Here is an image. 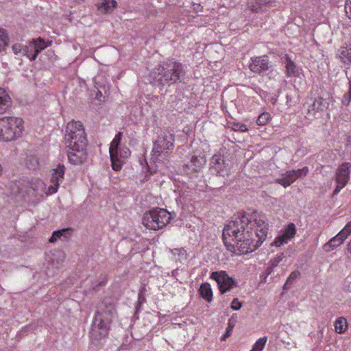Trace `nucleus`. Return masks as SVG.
I'll return each instance as SVG.
<instances>
[{
    "instance_id": "37",
    "label": "nucleus",
    "mask_w": 351,
    "mask_h": 351,
    "mask_svg": "<svg viewBox=\"0 0 351 351\" xmlns=\"http://www.w3.org/2000/svg\"><path fill=\"white\" fill-rule=\"evenodd\" d=\"M68 230L69 229H62L61 230L55 231L53 233L51 237L49 239V242H55L58 239V238H60L63 235V234L67 232Z\"/></svg>"
},
{
    "instance_id": "25",
    "label": "nucleus",
    "mask_w": 351,
    "mask_h": 351,
    "mask_svg": "<svg viewBox=\"0 0 351 351\" xmlns=\"http://www.w3.org/2000/svg\"><path fill=\"white\" fill-rule=\"evenodd\" d=\"M335 332L339 334L344 333L348 328L347 319L343 317H340L335 321L334 324Z\"/></svg>"
},
{
    "instance_id": "3",
    "label": "nucleus",
    "mask_w": 351,
    "mask_h": 351,
    "mask_svg": "<svg viewBox=\"0 0 351 351\" xmlns=\"http://www.w3.org/2000/svg\"><path fill=\"white\" fill-rule=\"evenodd\" d=\"M65 167L63 165H58L56 169L52 170L51 177V184L46 189L45 183L40 179L32 180L30 183L29 189L27 190L28 195L34 196L35 200L39 201L43 197V194L40 191L44 193L47 196L56 193L58 190L60 184L62 182Z\"/></svg>"
},
{
    "instance_id": "33",
    "label": "nucleus",
    "mask_w": 351,
    "mask_h": 351,
    "mask_svg": "<svg viewBox=\"0 0 351 351\" xmlns=\"http://www.w3.org/2000/svg\"><path fill=\"white\" fill-rule=\"evenodd\" d=\"M25 47V45L21 43H15L12 45V50L16 56H24Z\"/></svg>"
},
{
    "instance_id": "23",
    "label": "nucleus",
    "mask_w": 351,
    "mask_h": 351,
    "mask_svg": "<svg viewBox=\"0 0 351 351\" xmlns=\"http://www.w3.org/2000/svg\"><path fill=\"white\" fill-rule=\"evenodd\" d=\"M237 322V315L233 314L228 319V327L226 328L225 333L221 337V341H225L232 332L233 328Z\"/></svg>"
},
{
    "instance_id": "4",
    "label": "nucleus",
    "mask_w": 351,
    "mask_h": 351,
    "mask_svg": "<svg viewBox=\"0 0 351 351\" xmlns=\"http://www.w3.org/2000/svg\"><path fill=\"white\" fill-rule=\"evenodd\" d=\"M24 121L17 117L0 118V141H14L22 136Z\"/></svg>"
},
{
    "instance_id": "21",
    "label": "nucleus",
    "mask_w": 351,
    "mask_h": 351,
    "mask_svg": "<svg viewBox=\"0 0 351 351\" xmlns=\"http://www.w3.org/2000/svg\"><path fill=\"white\" fill-rule=\"evenodd\" d=\"M198 291L200 296L206 302H210L213 300V290L208 282L202 283Z\"/></svg>"
},
{
    "instance_id": "27",
    "label": "nucleus",
    "mask_w": 351,
    "mask_h": 351,
    "mask_svg": "<svg viewBox=\"0 0 351 351\" xmlns=\"http://www.w3.org/2000/svg\"><path fill=\"white\" fill-rule=\"evenodd\" d=\"M24 56H27L31 61L35 60L38 56L34 47V43H32L31 41L25 47Z\"/></svg>"
},
{
    "instance_id": "43",
    "label": "nucleus",
    "mask_w": 351,
    "mask_h": 351,
    "mask_svg": "<svg viewBox=\"0 0 351 351\" xmlns=\"http://www.w3.org/2000/svg\"><path fill=\"white\" fill-rule=\"evenodd\" d=\"M349 90H348V92L347 93L350 97H351V81L350 80L349 82Z\"/></svg>"
},
{
    "instance_id": "14",
    "label": "nucleus",
    "mask_w": 351,
    "mask_h": 351,
    "mask_svg": "<svg viewBox=\"0 0 351 351\" xmlns=\"http://www.w3.org/2000/svg\"><path fill=\"white\" fill-rule=\"evenodd\" d=\"M310 103H307V114L309 117H315L317 112L324 111L328 106V103L322 97L310 99Z\"/></svg>"
},
{
    "instance_id": "11",
    "label": "nucleus",
    "mask_w": 351,
    "mask_h": 351,
    "mask_svg": "<svg viewBox=\"0 0 351 351\" xmlns=\"http://www.w3.org/2000/svg\"><path fill=\"white\" fill-rule=\"evenodd\" d=\"M210 278L217 282L221 294L230 291L237 285V282L232 277H230L226 271L223 270L212 272Z\"/></svg>"
},
{
    "instance_id": "1",
    "label": "nucleus",
    "mask_w": 351,
    "mask_h": 351,
    "mask_svg": "<svg viewBox=\"0 0 351 351\" xmlns=\"http://www.w3.org/2000/svg\"><path fill=\"white\" fill-rule=\"evenodd\" d=\"M268 233L267 219L256 212L235 216L223 230V240L228 250L246 254L258 249Z\"/></svg>"
},
{
    "instance_id": "28",
    "label": "nucleus",
    "mask_w": 351,
    "mask_h": 351,
    "mask_svg": "<svg viewBox=\"0 0 351 351\" xmlns=\"http://www.w3.org/2000/svg\"><path fill=\"white\" fill-rule=\"evenodd\" d=\"M228 127L231 128L233 131L245 132L248 131V128L247 125L240 123V122H229Z\"/></svg>"
},
{
    "instance_id": "12",
    "label": "nucleus",
    "mask_w": 351,
    "mask_h": 351,
    "mask_svg": "<svg viewBox=\"0 0 351 351\" xmlns=\"http://www.w3.org/2000/svg\"><path fill=\"white\" fill-rule=\"evenodd\" d=\"M270 62L269 57L266 55L254 56L250 59L249 64L250 70L256 74H261L269 70Z\"/></svg>"
},
{
    "instance_id": "19",
    "label": "nucleus",
    "mask_w": 351,
    "mask_h": 351,
    "mask_svg": "<svg viewBox=\"0 0 351 351\" xmlns=\"http://www.w3.org/2000/svg\"><path fill=\"white\" fill-rule=\"evenodd\" d=\"M285 73L288 77H298L300 73L296 64L288 55L285 56Z\"/></svg>"
},
{
    "instance_id": "45",
    "label": "nucleus",
    "mask_w": 351,
    "mask_h": 351,
    "mask_svg": "<svg viewBox=\"0 0 351 351\" xmlns=\"http://www.w3.org/2000/svg\"><path fill=\"white\" fill-rule=\"evenodd\" d=\"M350 80L351 81V79Z\"/></svg>"
},
{
    "instance_id": "36",
    "label": "nucleus",
    "mask_w": 351,
    "mask_h": 351,
    "mask_svg": "<svg viewBox=\"0 0 351 351\" xmlns=\"http://www.w3.org/2000/svg\"><path fill=\"white\" fill-rule=\"evenodd\" d=\"M308 171L309 170L308 167H304L302 169L293 170V171H295V180H297L298 178L305 177L308 174Z\"/></svg>"
},
{
    "instance_id": "34",
    "label": "nucleus",
    "mask_w": 351,
    "mask_h": 351,
    "mask_svg": "<svg viewBox=\"0 0 351 351\" xmlns=\"http://www.w3.org/2000/svg\"><path fill=\"white\" fill-rule=\"evenodd\" d=\"M338 234L346 240L351 234V221L348 222Z\"/></svg>"
},
{
    "instance_id": "29",
    "label": "nucleus",
    "mask_w": 351,
    "mask_h": 351,
    "mask_svg": "<svg viewBox=\"0 0 351 351\" xmlns=\"http://www.w3.org/2000/svg\"><path fill=\"white\" fill-rule=\"evenodd\" d=\"M271 120V114L267 112H264L258 117L256 124L259 126H264L266 125Z\"/></svg>"
},
{
    "instance_id": "20",
    "label": "nucleus",
    "mask_w": 351,
    "mask_h": 351,
    "mask_svg": "<svg viewBox=\"0 0 351 351\" xmlns=\"http://www.w3.org/2000/svg\"><path fill=\"white\" fill-rule=\"evenodd\" d=\"M345 240L339 234L331 238L323 245V250L329 252L339 247Z\"/></svg>"
},
{
    "instance_id": "13",
    "label": "nucleus",
    "mask_w": 351,
    "mask_h": 351,
    "mask_svg": "<svg viewBox=\"0 0 351 351\" xmlns=\"http://www.w3.org/2000/svg\"><path fill=\"white\" fill-rule=\"evenodd\" d=\"M297 232L295 225L293 223H289L285 228L282 234L277 237L273 243L272 246L281 247L288 243L294 238Z\"/></svg>"
},
{
    "instance_id": "18",
    "label": "nucleus",
    "mask_w": 351,
    "mask_h": 351,
    "mask_svg": "<svg viewBox=\"0 0 351 351\" xmlns=\"http://www.w3.org/2000/svg\"><path fill=\"white\" fill-rule=\"evenodd\" d=\"M12 106V99L7 92L0 88V114L6 112Z\"/></svg>"
},
{
    "instance_id": "32",
    "label": "nucleus",
    "mask_w": 351,
    "mask_h": 351,
    "mask_svg": "<svg viewBox=\"0 0 351 351\" xmlns=\"http://www.w3.org/2000/svg\"><path fill=\"white\" fill-rule=\"evenodd\" d=\"M267 341V337L259 338L254 344L252 349L250 351H262L265 348Z\"/></svg>"
},
{
    "instance_id": "15",
    "label": "nucleus",
    "mask_w": 351,
    "mask_h": 351,
    "mask_svg": "<svg viewBox=\"0 0 351 351\" xmlns=\"http://www.w3.org/2000/svg\"><path fill=\"white\" fill-rule=\"evenodd\" d=\"M211 168L217 174L224 176L228 173V165L225 162L223 158L220 154H215L211 159Z\"/></svg>"
},
{
    "instance_id": "9",
    "label": "nucleus",
    "mask_w": 351,
    "mask_h": 351,
    "mask_svg": "<svg viewBox=\"0 0 351 351\" xmlns=\"http://www.w3.org/2000/svg\"><path fill=\"white\" fill-rule=\"evenodd\" d=\"M114 313V308L113 306L107 307L106 310L96 313L93 319V325L95 328L99 330V339L106 338L108 335Z\"/></svg>"
},
{
    "instance_id": "17",
    "label": "nucleus",
    "mask_w": 351,
    "mask_h": 351,
    "mask_svg": "<svg viewBox=\"0 0 351 351\" xmlns=\"http://www.w3.org/2000/svg\"><path fill=\"white\" fill-rule=\"evenodd\" d=\"M295 174L293 170L287 171L282 174L281 178H276L275 182L287 188L296 180Z\"/></svg>"
},
{
    "instance_id": "8",
    "label": "nucleus",
    "mask_w": 351,
    "mask_h": 351,
    "mask_svg": "<svg viewBox=\"0 0 351 351\" xmlns=\"http://www.w3.org/2000/svg\"><path fill=\"white\" fill-rule=\"evenodd\" d=\"M171 220L169 212L166 209L156 208L144 214L142 223L147 228L156 230L165 227Z\"/></svg>"
},
{
    "instance_id": "41",
    "label": "nucleus",
    "mask_w": 351,
    "mask_h": 351,
    "mask_svg": "<svg viewBox=\"0 0 351 351\" xmlns=\"http://www.w3.org/2000/svg\"><path fill=\"white\" fill-rule=\"evenodd\" d=\"M350 102H351V97L348 93L344 94L341 99L342 104L346 106H348L350 105Z\"/></svg>"
},
{
    "instance_id": "35",
    "label": "nucleus",
    "mask_w": 351,
    "mask_h": 351,
    "mask_svg": "<svg viewBox=\"0 0 351 351\" xmlns=\"http://www.w3.org/2000/svg\"><path fill=\"white\" fill-rule=\"evenodd\" d=\"M300 276V273L298 271L291 272L284 285V289H285L287 286L291 285L293 280L299 278Z\"/></svg>"
},
{
    "instance_id": "38",
    "label": "nucleus",
    "mask_w": 351,
    "mask_h": 351,
    "mask_svg": "<svg viewBox=\"0 0 351 351\" xmlns=\"http://www.w3.org/2000/svg\"><path fill=\"white\" fill-rule=\"evenodd\" d=\"M282 255H279L272 258L269 262L271 269H273L274 267H277L278 265L282 261Z\"/></svg>"
},
{
    "instance_id": "22",
    "label": "nucleus",
    "mask_w": 351,
    "mask_h": 351,
    "mask_svg": "<svg viewBox=\"0 0 351 351\" xmlns=\"http://www.w3.org/2000/svg\"><path fill=\"white\" fill-rule=\"evenodd\" d=\"M339 57L344 63L351 62V42L339 49Z\"/></svg>"
},
{
    "instance_id": "24",
    "label": "nucleus",
    "mask_w": 351,
    "mask_h": 351,
    "mask_svg": "<svg viewBox=\"0 0 351 351\" xmlns=\"http://www.w3.org/2000/svg\"><path fill=\"white\" fill-rule=\"evenodd\" d=\"M206 159L204 157L193 156L191 158V165L193 169L197 172L204 166Z\"/></svg>"
},
{
    "instance_id": "10",
    "label": "nucleus",
    "mask_w": 351,
    "mask_h": 351,
    "mask_svg": "<svg viewBox=\"0 0 351 351\" xmlns=\"http://www.w3.org/2000/svg\"><path fill=\"white\" fill-rule=\"evenodd\" d=\"M351 163L346 162L339 166L335 173V182L337 185L334 190L333 195H337L344 188L350 178Z\"/></svg>"
},
{
    "instance_id": "39",
    "label": "nucleus",
    "mask_w": 351,
    "mask_h": 351,
    "mask_svg": "<svg viewBox=\"0 0 351 351\" xmlns=\"http://www.w3.org/2000/svg\"><path fill=\"white\" fill-rule=\"evenodd\" d=\"M242 306L241 302L238 298H234L231 302V308L234 311L239 310Z\"/></svg>"
},
{
    "instance_id": "42",
    "label": "nucleus",
    "mask_w": 351,
    "mask_h": 351,
    "mask_svg": "<svg viewBox=\"0 0 351 351\" xmlns=\"http://www.w3.org/2000/svg\"><path fill=\"white\" fill-rule=\"evenodd\" d=\"M103 97V96H102V93H101V92L100 90H99V91L97 93V94H96V98H97L98 100H99V101H102V99H101V97Z\"/></svg>"
},
{
    "instance_id": "5",
    "label": "nucleus",
    "mask_w": 351,
    "mask_h": 351,
    "mask_svg": "<svg viewBox=\"0 0 351 351\" xmlns=\"http://www.w3.org/2000/svg\"><path fill=\"white\" fill-rule=\"evenodd\" d=\"M156 78L162 84H172L180 81L181 76L184 74V66L182 63L176 61H169L164 63L156 69Z\"/></svg>"
},
{
    "instance_id": "31",
    "label": "nucleus",
    "mask_w": 351,
    "mask_h": 351,
    "mask_svg": "<svg viewBox=\"0 0 351 351\" xmlns=\"http://www.w3.org/2000/svg\"><path fill=\"white\" fill-rule=\"evenodd\" d=\"M31 42L32 43H34V47L38 55L47 47L45 40L40 38L38 39H33Z\"/></svg>"
},
{
    "instance_id": "44",
    "label": "nucleus",
    "mask_w": 351,
    "mask_h": 351,
    "mask_svg": "<svg viewBox=\"0 0 351 351\" xmlns=\"http://www.w3.org/2000/svg\"><path fill=\"white\" fill-rule=\"evenodd\" d=\"M251 10H252V11H253V12H257V10H256V9L252 8Z\"/></svg>"
},
{
    "instance_id": "26",
    "label": "nucleus",
    "mask_w": 351,
    "mask_h": 351,
    "mask_svg": "<svg viewBox=\"0 0 351 351\" xmlns=\"http://www.w3.org/2000/svg\"><path fill=\"white\" fill-rule=\"evenodd\" d=\"M171 252L173 256V258L180 262L185 261L187 259L188 254L186 250L183 247L175 248L171 250Z\"/></svg>"
},
{
    "instance_id": "7",
    "label": "nucleus",
    "mask_w": 351,
    "mask_h": 351,
    "mask_svg": "<svg viewBox=\"0 0 351 351\" xmlns=\"http://www.w3.org/2000/svg\"><path fill=\"white\" fill-rule=\"evenodd\" d=\"M122 135V132H119L110 143L109 148L112 169L115 171L121 169L125 163V160L131 155V151L127 146L120 147Z\"/></svg>"
},
{
    "instance_id": "16",
    "label": "nucleus",
    "mask_w": 351,
    "mask_h": 351,
    "mask_svg": "<svg viewBox=\"0 0 351 351\" xmlns=\"http://www.w3.org/2000/svg\"><path fill=\"white\" fill-rule=\"evenodd\" d=\"M97 10L103 14L111 13L117 6L115 0H101L96 4Z\"/></svg>"
},
{
    "instance_id": "2",
    "label": "nucleus",
    "mask_w": 351,
    "mask_h": 351,
    "mask_svg": "<svg viewBox=\"0 0 351 351\" xmlns=\"http://www.w3.org/2000/svg\"><path fill=\"white\" fill-rule=\"evenodd\" d=\"M65 144L67 147V156L73 165H80L87 158V138L82 123L80 121H71L66 125Z\"/></svg>"
},
{
    "instance_id": "40",
    "label": "nucleus",
    "mask_w": 351,
    "mask_h": 351,
    "mask_svg": "<svg viewBox=\"0 0 351 351\" xmlns=\"http://www.w3.org/2000/svg\"><path fill=\"white\" fill-rule=\"evenodd\" d=\"M345 11L348 18L351 19V0H346Z\"/></svg>"
},
{
    "instance_id": "30",
    "label": "nucleus",
    "mask_w": 351,
    "mask_h": 351,
    "mask_svg": "<svg viewBox=\"0 0 351 351\" xmlns=\"http://www.w3.org/2000/svg\"><path fill=\"white\" fill-rule=\"evenodd\" d=\"M9 37L6 31L0 27V52L5 49V47L8 45Z\"/></svg>"
},
{
    "instance_id": "6",
    "label": "nucleus",
    "mask_w": 351,
    "mask_h": 351,
    "mask_svg": "<svg viewBox=\"0 0 351 351\" xmlns=\"http://www.w3.org/2000/svg\"><path fill=\"white\" fill-rule=\"evenodd\" d=\"M174 135L169 132H162L154 143L152 159L156 162L167 159L174 149Z\"/></svg>"
}]
</instances>
